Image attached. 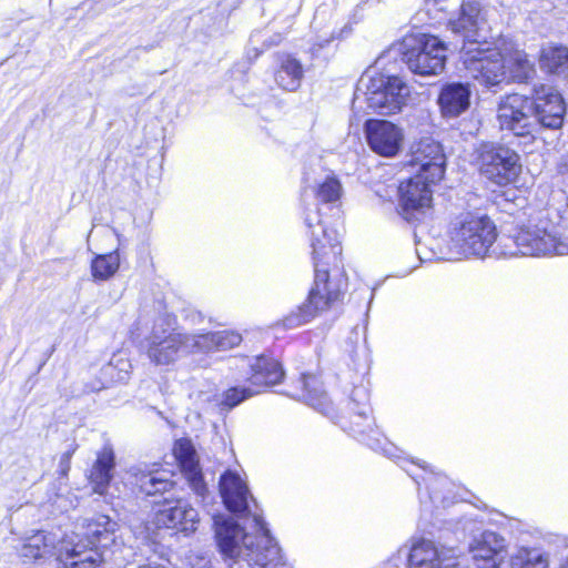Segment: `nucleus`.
I'll use <instances>...</instances> for the list:
<instances>
[{
	"instance_id": "1",
	"label": "nucleus",
	"mask_w": 568,
	"mask_h": 568,
	"mask_svg": "<svg viewBox=\"0 0 568 568\" xmlns=\"http://www.w3.org/2000/svg\"><path fill=\"white\" fill-rule=\"evenodd\" d=\"M321 233L312 232L314 280L306 298L295 310L275 321L272 327L287 331L303 326L323 313L339 305L348 287L343 263V248L334 230L318 225Z\"/></svg>"
},
{
	"instance_id": "2",
	"label": "nucleus",
	"mask_w": 568,
	"mask_h": 568,
	"mask_svg": "<svg viewBox=\"0 0 568 568\" xmlns=\"http://www.w3.org/2000/svg\"><path fill=\"white\" fill-rule=\"evenodd\" d=\"M460 61L469 77L486 88L498 85L508 78L517 83H528L536 75L535 63L525 50L506 40L465 37Z\"/></svg>"
},
{
	"instance_id": "3",
	"label": "nucleus",
	"mask_w": 568,
	"mask_h": 568,
	"mask_svg": "<svg viewBox=\"0 0 568 568\" xmlns=\"http://www.w3.org/2000/svg\"><path fill=\"white\" fill-rule=\"evenodd\" d=\"M547 210L534 204L521 207L504 239L503 254L509 256H547L567 254L568 244L550 229Z\"/></svg>"
},
{
	"instance_id": "4",
	"label": "nucleus",
	"mask_w": 568,
	"mask_h": 568,
	"mask_svg": "<svg viewBox=\"0 0 568 568\" xmlns=\"http://www.w3.org/2000/svg\"><path fill=\"white\" fill-rule=\"evenodd\" d=\"M310 405L333 419L341 428L355 438L364 437L374 432L375 422L372 416L369 392L364 386H354L347 399L337 408L325 392L308 396Z\"/></svg>"
},
{
	"instance_id": "5",
	"label": "nucleus",
	"mask_w": 568,
	"mask_h": 568,
	"mask_svg": "<svg viewBox=\"0 0 568 568\" xmlns=\"http://www.w3.org/2000/svg\"><path fill=\"white\" fill-rule=\"evenodd\" d=\"M447 233L459 253L477 257H484L498 236L493 219L477 211H465L457 214L450 221Z\"/></svg>"
},
{
	"instance_id": "6",
	"label": "nucleus",
	"mask_w": 568,
	"mask_h": 568,
	"mask_svg": "<svg viewBox=\"0 0 568 568\" xmlns=\"http://www.w3.org/2000/svg\"><path fill=\"white\" fill-rule=\"evenodd\" d=\"M447 44L430 33L408 34L404 39L403 60L419 75H437L445 69Z\"/></svg>"
},
{
	"instance_id": "7",
	"label": "nucleus",
	"mask_w": 568,
	"mask_h": 568,
	"mask_svg": "<svg viewBox=\"0 0 568 568\" xmlns=\"http://www.w3.org/2000/svg\"><path fill=\"white\" fill-rule=\"evenodd\" d=\"M439 183L423 174L402 180L397 187L399 216L415 226L422 224L434 206L433 187Z\"/></svg>"
},
{
	"instance_id": "8",
	"label": "nucleus",
	"mask_w": 568,
	"mask_h": 568,
	"mask_svg": "<svg viewBox=\"0 0 568 568\" xmlns=\"http://www.w3.org/2000/svg\"><path fill=\"white\" fill-rule=\"evenodd\" d=\"M479 173L498 186H507L517 181L520 172V156L508 146L483 144L478 151Z\"/></svg>"
},
{
	"instance_id": "9",
	"label": "nucleus",
	"mask_w": 568,
	"mask_h": 568,
	"mask_svg": "<svg viewBox=\"0 0 568 568\" xmlns=\"http://www.w3.org/2000/svg\"><path fill=\"white\" fill-rule=\"evenodd\" d=\"M146 341L145 353L154 365H169L180 356L195 354L194 334L179 327L153 329Z\"/></svg>"
},
{
	"instance_id": "10",
	"label": "nucleus",
	"mask_w": 568,
	"mask_h": 568,
	"mask_svg": "<svg viewBox=\"0 0 568 568\" xmlns=\"http://www.w3.org/2000/svg\"><path fill=\"white\" fill-rule=\"evenodd\" d=\"M155 530L189 535L196 530L197 511L183 498H164L153 505L151 519Z\"/></svg>"
},
{
	"instance_id": "11",
	"label": "nucleus",
	"mask_w": 568,
	"mask_h": 568,
	"mask_svg": "<svg viewBox=\"0 0 568 568\" xmlns=\"http://www.w3.org/2000/svg\"><path fill=\"white\" fill-rule=\"evenodd\" d=\"M245 359L244 382L261 395L282 385L286 379V369L283 361L273 351L247 356Z\"/></svg>"
},
{
	"instance_id": "12",
	"label": "nucleus",
	"mask_w": 568,
	"mask_h": 568,
	"mask_svg": "<svg viewBox=\"0 0 568 568\" xmlns=\"http://www.w3.org/2000/svg\"><path fill=\"white\" fill-rule=\"evenodd\" d=\"M406 95V84L402 78L382 73L371 79L366 91L368 108L385 115L399 112Z\"/></svg>"
},
{
	"instance_id": "13",
	"label": "nucleus",
	"mask_w": 568,
	"mask_h": 568,
	"mask_svg": "<svg viewBox=\"0 0 568 568\" xmlns=\"http://www.w3.org/2000/svg\"><path fill=\"white\" fill-rule=\"evenodd\" d=\"M529 104L540 125L551 130L562 128L567 106L561 92L555 85L535 84L529 95Z\"/></svg>"
},
{
	"instance_id": "14",
	"label": "nucleus",
	"mask_w": 568,
	"mask_h": 568,
	"mask_svg": "<svg viewBox=\"0 0 568 568\" xmlns=\"http://www.w3.org/2000/svg\"><path fill=\"white\" fill-rule=\"evenodd\" d=\"M529 108L528 95L519 93L505 95L498 105L497 119L500 128L513 132L516 136L526 138L534 142L536 124L527 113Z\"/></svg>"
},
{
	"instance_id": "15",
	"label": "nucleus",
	"mask_w": 568,
	"mask_h": 568,
	"mask_svg": "<svg viewBox=\"0 0 568 568\" xmlns=\"http://www.w3.org/2000/svg\"><path fill=\"white\" fill-rule=\"evenodd\" d=\"M408 165L419 166L416 174L442 182L446 172V154L442 143L432 136H423L410 146Z\"/></svg>"
},
{
	"instance_id": "16",
	"label": "nucleus",
	"mask_w": 568,
	"mask_h": 568,
	"mask_svg": "<svg viewBox=\"0 0 568 568\" xmlns=\"http://www.w3.org/2000/svg\"><path fill=\"white\" fill-rule=\"evenodd\" d=\"M364 133L369 149L382 158H395L403 149L404 132L388 120L367 119Z\"/></svg>"
},
{
	"instance_id": "17",
	"label": "nucleus",
	"mask_w": 568,
	"mask_h": 568,
	"mask_svg": "<svg viewBox=\"0 0 568 568\" xmlns=\"http://www.w3.org/2000/svg\"><path fill=\"white\" fill-rule=\"evenodd\" d=\"M172 454L192 490L196 495L204 496L207 487L192 440L187 437L175 439Z\"/></svg>"
},
{
	"instance_id": "18",
	"label": "nucleus",
	"mask_w": 568,
	"mask_h": 568,
	"mask_svg": "<svg viewBox=\"0 0 568 568\" xmlns=\"http://www.w3.org/2000/svg\"><path fill=\"white\" fill-rule=\"evenodd\" d=\"M469 551L477 568H500L507 554V542L501 535L485 530L473 540Z\"/></svg>"
},
{
	"instance_id": "19",
	"label": "nucleus",
	"mask_w": 568,
	"mask_h": 568,
	"mask_svg": "<svg viewBox=\"0 0 568 568\" xmlns=\"http://www.w3.org/2000/svg\"><path fill=\"white\" fill-rule=\"evenodd\" d=\"M220 495L232 514H244L248 510V498L251 497L246 483L230 469L225 470L219 481Z\"/></svg>"
},
{
	"instance_id": "20",
	"label": "nucleus",
	"mask_w": 568,
	"mask_h": 568,
	"mask_svg": "<svg viewBox=\"0 0 568 568\" xmlns=\"http://www.w3.org/2000/svg\"><path fill=\"white\" fill-rule=\"evenodd\" d=\"M115 453L111 445H104L97 457L87 476L88 483L93 493L105 495L114 477Z\"/></svg>"
},
{
	"instance_id": "21",
	"label": "nucleus",
	"mask_w": 568,
	"mask_h": 568,
	"mask_svg": "<svg viewBox=\"0 0 568 568\" xmlns=\"http://www.w3.org/2000/svg\"><path fill=\"white\" fill-rule=\"evenodd\" d=\"M409 568H459L456 558L444 556L429 540L416 541L408 556Z\"/></svg>"
},
{
	"instance_id": "22",
	"label": "nucleus",
	"mask_w": 568,
	"mask_h": 568,
	"mask_svg": "<svg viewBox=\"0 0 568 568\" xmlns=\"http://www.w3.org/2000/svg\"><path fill=\"white\" fill-rule=\"evenodd\" d=\"M276 67L273 71L275 83L285 91H296L304 78L302 62L288 52H278L275 55Z\"/></svg>"
},
{
	"instance_id": "23",
	"label": "nucleus",
	"mask_w": 568,
	"mask_h": 568,
	"mask_svg": "<svg viewBox=\"0 0 568 568\" xmlns=\"http://www.w3.org/2000/svg\"><path fill=\"white\" fill-rule=\"evenodd\" d=\"M242 335L234 329L209 331L194 334L195 354L225 352L241 345Z\"/></svg>"
},
{
	"instance_id": "24",
	"label": "nucleus",
	"mask_w": 568,
	"mask_h": 568,
	"mask_svg": "<svg viewBox=\"0 0 568 568\" xmlns=\"http://www.w3.org/2000/svg\"><path fill=\"white\" fill-rule=\"evenodd\" d=\"M159 470H135L132 474V490L142 497H154L173 490L176 483L159 476Z\"/></svg>"
},
{
	"instance_id": "25",
	"label": "nucleus",
	"mask_w": 568,
	"mask_h": 568,
	"mask_svg": "<svg viewBox=\"0 0 568 568\" xmlns=\"http://www.w3.org/2000/svg\"><path fill=\"white\" fill-rule=\"evenodd\" d=\"M470 90L468 84L449 83L438 94V105L445 116H457L469 106Z\"/></svg>"
},
{
	"instance_id": "26",
	"label": "nucleus",
	"mask_w": 568,
	"mask_h": 568,
	"mask_svg": "<svg viewBox=\"0 0 568 568\" xmlns=\"http://www.w3.org/2000/svg\"><path fill=\"white\" fill-rule=\"evenodd\" d=\"M246 536L244 529L232 519L215 523V538L221 552L235 558L240 555V541Z\"/></svg>"
},
{
	"instance_id": "27",
	"label": "nucleus",
	"mask_w": 568,
	"mask_h": 568,
	"mask_svg": "<svg viewBox=\"0 0 568 568\" xmlns=\"http://www.w3.org/2000/svg\"><path fill=\"white\" fill-rule=\"evenodd\" d=\"M538 63L547 74H562L568 72V48L549 44L539 51Z\"/></svg>"
},
{
	"instance_id": "28",
	"label": "nucleus",
	"mask_w": 568,
	"mask_h": 568,
	"mask_svg": "<svg viewBox=\"0 0 568 568\" xmlns=\"http://www.w3.org/2000/svg\"><path fill=\"white\" fill-rule=\"evenodd\" d=\"M120 265L121 256L119 250L97 254L90 263L91 276L94 282L109 281L118 273Z\"/></svg>"
},
{
	"instance_id": "29",
	"label": "nucleus",
	"mask_w": 568,
	"mask_h": 568,
	"mask_svg": "<svg viewBox=\"0 0 568 568\" xmlns=\"http://www.w3.org/2000/svg\"><path fill=\"white\" fill-rule=\"evenodd\" d=\"M510 568H549L548 557L530 547H520L510 557Z\"/></svg>"
},
{
	"instance_id": "30",
	"label": "nucleus",
	"mask_w": 568,
	"mask_h": 568,
	"mask_svg": "<svg viewBox=\"0 0 568 568\" xmlns=\"http://www.w3.org/2000/svg\"><path fill=\"white\" fill-rule=\"evenodd\" d=\"M257 395L260 394L250 385V383L244 382V385L242 386H231L226 388L222 394L221 405L224 408L232 409L244 400Z\"/></svg>"
},
{
	"instance_id": "31",
	"label": "nucleus",
	"mask_w": 568,
	"mask_h": 568,
	"mask_svg": "<svg viewBox=\"0 0 568 568\" xmlns=\"http://www.w3.org/2000/svg\"><path fill=\"white\" fill-rule=\"evenodd\" d=\"M480 9L471 3L463 4L460 12L453 22L454 30L458 32L476 31L478 27Z\"/></svg>"
},
{
	"instance_id": "32",
	"label": "nucleus",
	"mask_w": 568,
	"mask_h": 568,
	"mask_svg": "<svg viewBox=\"0 0 568 568\" xmlns=\"http://www.w3.org/2000/svg\"><path fill=\"white\" fill-rule=\"evenodd\" d=\"M342 185L335 176H327L317 185L315 195L322 203L335 202L341 197Z\"/></svg>"
},
{
	"instance_id": "33",
	"label": "nucleus",
	"mask_w": 568,
	"mask_h": 568,
	"mask_svg": "<svg viewBox=\"0 0 568 568\" xmlns=\"http://www.w3.org/2000/svg\"><path fill=\"white\" fill-rule=\"evenodd\" d=\"M49 551V545L43 535L34 536L23 545V557L38 560L43 558Z\"/></svg>"
},
{
	"instance_id": "34",
	"label": "nucleus",
	"mask_w": 568,
	"mask_h": 568,
	"mask_svg": "<svg viewBox=\"0 0 568 568\" xmlns=\"http://www.w3.org/2000/svg\"><path fill=\"white\" fill-rule=\"evenodd\" d=\"M77 449H78V446L73 445L72 447H70L67 452H64L61 455L60 462H59V469H58L59 478H68L70 469H71V460H72V457L75 454Z\"/></svg>"
},
{
	"instance_id": "35",
	"label": "nucleus",
	"mask_w": 568,
	"mask_h": 568,
	"mask_svg": "<svg viewBox=\"0 0 568 568\" xmlns=\"http://www.w3.org/2000/svg\"><path fill=\"white\" fill-rule=\"evenodd\" d=\"M65 568H99V565L97 560L92 558H83L71 561L65 565Z\"/></svg>"
},
{
	"instance_id": "36",
	"label": "nucleus",
	"mask_w": 568,
	"mask_h": 568,
	"mask_svg": "<svg viewBox=\"0 0 568 568\" xmlns=\"http://www.w3.org/2000/svg\"><path fill=\"white\" fill-rule=\"evenodd\" d=\"M135 568H165V567L160 566V565H140Z\"/></svg>"
},
{
	"instance_id": "37",
	"label": "nucleus",
	"mask_w": 568,
	"mask_h": 568,
	"mask_svg": "<svg viewBox=\"0 0 568 568\" xmlns=\"http://www.w3.org/2000/svg\"><path fill=\"white\" fill-rule=\"evenodd\" d=\"M559 568H568V557L561 561Z\"/></svg>"
}]
</instances>
